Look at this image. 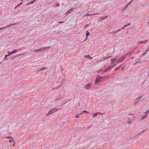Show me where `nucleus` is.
<instances>
[{
    "label": "nucleus",
    "mask_w": 149,
    "mask_h": 149,
    "mask_svg": "<svg viewBox=\"0 0 149 149\" xmlns=\"http://www.w3.org/2000/svg\"><path fill=\"white\" fill-rule=\"evenodd\" d=\"M103 80V77L101 76H100L96 78L95 81L94 83L95 84H97V83L100 82L102 81Z\"/></svg>",
    "instance_id": "nucleus-1"
},
{
    "label": "nucleus",
    "mask_w": 149,
    "mask_h": 149,
    "mask_svg": "<svg viewBox=\"0 0 149 149\" xmlns=\"http://www.w3.org/2000/svg\"><path fill=\"white\" fill-rule=\"evenodd\" d=\"M49 48L50 47H44L39 49H37L34 51V52H42L44 51L45 50H46V49L47 48L49 49Z\"/></svg>",
    "instance_id": "nucleus-2"
},
{
    "label": "nucleus",
    "mask_w": 149,
    "mask_h": 149,
    "mask_svg": "<svg viewBox=\"0 0 149 149\" xmlns=\"http://www.w3.org/2000/svg\"><path fill=\"white\" fill-rule=\"evenodd\" d=\"M116 65H115L113 66H110L107 67L106 69L104 70V71L105 72H107L111 69H112L114 66H115Z\"/></svg>",
    "instance_id": "nucleus-3"
},
{
    "label": "nucleus",
    "mask_w": 149,
    "mask_h": 149,
    "mask_svg": "<svg viewBox=\"0 0 149 149\" xmlns=\"http://www.w3.org/2000/svg\"><path fill=\"white\" fill-rule=\"evenodd\" d=\"M126 56H124L120 58L118 60H117V63H118L120 62H121L123 61L125 58H126Z\"/></svg>",
    "instance_id": "nucleus-4"
},
{
    "label": "nucleus",
    "mask_w": 149,
    "mask_h": 149,
    "mask_svg": "<svg viewBox=\"0 0 149 149\" xmlns=\"http://www.w3.org/2000/svg\"><path fill=\"white\" fill-rule=\"evenodd\" d=\"M91 87V83H90L88 84L87 85H86L84 87V88L85 89H90Z\"/></svg>",
    "instance_id": "nucleus-5"
},
{
    "label": "nucleus",
    "mask_w": 149,
    "mask_h": 149,
    "mask_svg": "<svg viewBox=\"0 0 149 149\" xmlns=\"http://www.w3.org/2000/svg\"><path fill=\"white\" fill-rule=\"evenodd\" d=\"M128 118L134 120L135 119V117L133 114H129L128 116Z\"/></svg>",
    "instance_id": "nucleus-6"
},
{
    "label": "nucleus",
    "mask_w": 149,
    "mask_h": 149,
    "mask_svg": "<svg viewBox=\"0 0 149 149\" xmlns=\"http://www.w3.org/2000/svg\"><path fill=\"white\" fill-rule=\"evenodd\" d=\"M54 113L52 109H51L49 111H48V113L46 115L48 116L50 114H52Z\"/></svg>",
    "instance_id": "nucleus-7"
},
{
    "label": "nucleus",
    "mask_w": 149,
    "mask_h": 149,
    "mask_svg": "<svg viewBox=\"0 0 149 149\" xmlns=\"http://www.w3.org/2000/svg\"><path fill=\"white\" fill-rule=\"evenodd\" d=\"M148 41V40H145L144 41H140V42H139L138 43V44H141V43H143V44H146L147 42Z\"/></svg>",
    "instance_id": "nucleus-8"
},
{
    "label": "nucleus",
    "mask_w": 149,
    "mask_h": 149,
    "mask_svg": "<svg viewBox=\"0 0 149 149\" xmlns=\"http://www.w3.org/2000/svg\"><path fill=\"white\" fill-rule=\"evenodd\" d=\"M17 24V23L13 24H9V25L8 26L6 25L4 27V28H5V29H6V28H8V27H9L12 26H13V25H16Z\"/></svg>",
    "instance_id": "nucleus-9"
},
{
    "label": "nucleus",
    "mask_w": 149,
    "mask_h": 149,
    "mask_svg": "<svg viewBox=\"0 0 149 149\" xmlns=\"http://www.w3.org/2000/svg\"><path fill=\"white\" fill-rule=\"evenodd\" d=\"M52 110L54 113L56 111H57L59 109H58L57 108H56V107L53 108H52Z\"/></svg>",
    "instance_id": "nucleus-10"
},
{
    "label": "nucleus",
    "mask_w": 149,
    "mask_h": 149,
    "mask_svg": "<svg viewBox=\"0 0 149 149\" xmlns=\"http://www.w3.org/2000/svg\"><path fill=\"white\" fill-rule=\"evenodd\" d=\"M133 120L129 118H128L127 123L128 124H130L132 123Z\"/></svg>",
    "instance_id": "nucleus-11"
},
{
    "label": "nucleus",
    "mask_w": 149,
    "mask_h": 149,
    "mask_svg": "<svg viewBox=\"0 0 149 149\" xmlns=\"http://www.w3.org/2000/svg\"><path fill=\"white\" fill-rule=\"evenodd\" d=\"M99 112H97V113H94L92 114V117L93 118H95L96 117V116L97 115V114Z\"/></svg>",
    "instance_id": "nucleus-12"
},
{
    "label": "nucleus",
    "mask_w": 149,
    "mask_h": 149,
    "mask_svg": "<svg viewBox=\"0 0 149 149\" xmlns=\"http://www.w3.org/2000/svg\"><path fill=\"white\" fill-rule=\"evenodd\" d=\"M85 57L86 58H88L89 59H92V58L89 55H85Z\"/></svg>",
    "instance_id": "nucleus-13"
},
{
    "label": "nucleus",
    "mask_w": 149,
    "mask_h": 149,
    "mask_svg": "<svg viewBox=\"0 0 149 149\" xmlns=\"http://www.w3.org/2000/svg\"><path fill=\"white\" fill-rule=\"evenodd\" d=\"M71 9H70L68 12H66V13H65V15H68V14L71 13Z\"/></svg>",
    "instance_id": "nucleus-14"
},
{
    "label": "nucleus",
    "mask_w": 149,
    "mask_h": 149,
    "mask_svg": "<svg viewBox=\"0 0 149 149\" xmlns=\"http://www.w3.org/2000/svg\"><path fill=\"white\" fill-rule=\"evenodd\" d=\"M36 0H33V1H32L29 2V3H27L26 4V5H28L29 4H31L33 3Z\"/></svg>",
    "instance_id": "nucleus-15"
},
{
    "label": "nucleus",
    "mask_w": 149,
    "mask_h": 149,
    "mask_svg": "<svg viewBox=\"0 0 149 149\" xmlns=\"http://www.w3.org/2000/svg\"><path fill=\"white\" fill-rule=\"evenodd\" d=\"M98 13H95V14H86L85 16H91V15H94L95 14H98Z\"/></svg>",
    "instance_id": "nucleus-16"
},
{
    "label": "nucleus",
    "mask_w": 149,
    "mask_h": 149,
    "mask_svg": "<svg viewBox=\"0 0 149 149\" xmlns=\"http://www.w3.org/2000/svg\"><path fill=\"white\" fill-rule=\"evenodd\" d=\"M90 34V33L88 32V31H86V39H87V37Z\"/></svg>",
    "instance_id": "nucleus-17"
},
{
    "label": "nucleus",
    "mask_w": 149,
    "mask_h": 149,
    "mask_svg": "<svg viewBox=\"0 0 149 149\" xmlns=\"http://www.w3.org/2000/svg\"><path fill=\"white\" fill-rule=\"evenodd\" d=\"M116 58H113L111 59V63H113V61L116 60Z\"/></svg>",
    "instance_id": "nucleus-18"
},
{
    "label": "nucleus",
    "mask_w": 149,
    "mask_h": 149,
    "mask_svg": "<svg viewBox=\"0 0 149 149\" xmlns=\"http://www.w3.org/2000/svg\"><path fill=\"white\" fill-rule=\"evenodd\" d=\"M112 57V56H108V57H106L104 58H103V60H106V59H107V58H109V57Z\"/></svg>",
    "instance_id": "nucleus-19"
},
{
    "label": "nucleus",
    "mask_w": 149,
    "mask_h": 149,
    "mask_svg": "<svg viewBox=\"0 0 149 149\" xmlns=\"http://www.w3.org/2000/svg\"><path fill=\"white\" fill-rule=\"evenodd\" d=\"M147 116V115L146 114H145V115L143 116L142 117V119H144L145 118H146Z\"/></svg>",
    "instance_id": "nucleus-20"
},
{
    "label": "nucleus",
    "mask_w": 149,
    "mask_h": 149,
    "mask_svg": "<svg viewBox=\"0 0 149 149\" xmlns=\"http://www.w3.org/2000/svg\"><path fill=\"white\" fill-rule=\"evenodd\" d=\"M5 138L9 139H12V138H13L12 136H6V137H5Z\"/></svg>",
    "instance_id": "nucleus-21"
},
{
    "label": "nucleus",
    "mask_w": 149,
    "mask_h": 149,
    "mask_svg": "<svg viewBox=\"0 0 149 149\" xmlns=\"http://www.w3.org/2000/svg\"><path fill=\"white\" fill-rule=\"evenodd\" d=\"M121 65H120L119 67H118V68H116L115 69V71H116L117 70H118L120 68V67H121Z\"/></svg>",
    "instance_id": "nucleus-22"
},
{
    "label": "nucleus",
    "mask_w": 149,
    "mask_h": 149,
    "mask_svg": "<svg viewBox=\"0 0 149 149\" xmlns=\"http://www.w3.org/2000/svg\"><path fill=\"white\" fill-rule=\"evenodd\" d=\"M7 53H8V56H10L11 54H12V52H10L9 51H8Z\"/></svg>",
    "instance_id": "nucleus-23"
},
{
    "label": "nucleus",
    "mask_w": 149,
    "mask_h": 149,
    "mask_svg": "<svg viewBox=\"0 0 149 149\" xmlns=\"http://www.w3.org/2000/svg\"><path fill=\"white\" fill-rule=\"evenodd\" d=\"M22 3H22V2L20 3L17 6L15 7V8H16L17 7L21 5L22 4Z\"/></svg>",
    "instance_id": "nucleus-24"
},
{
    "label": "nucleus",
    "mask_w": 149,
    "mask_h": 149,
    "mask_svg": "<svg viewBox=\"0 0 149 149\" xmlns=\"http://www.w3.org/2000/svg\"><path fill=\"white\" fill-rule=\"evenodd\" d=\"M103 77V79L104 78L108 79L109 78V76H104V77Z\"/></svg>",
    "instance_id": "nucleus-25"
},
{
    "label": "nucleus",
    "mask_w": 149,
    "mask_h": 149,
    "mask_svg": "<svg viewBox=\"0 0 149 149\" xmlns=\"http://www.w3.org/2000/svg\"><path fill=\"white\" fill-rule=\"evenodd\" d=\"M13 141H14L13 138L11 139H9V142L10 143H11L12 141L13 142Z\"/></svg>",
    "instance_id": "nucleus-26"
},
{
    "label": "nucleus",
    "mask_w": 149,
    "mask_h": 149,
    "mask_svg": "<svg viewBox=\"0 0 149 149\" xmlns=\"http://www.w3.org/2000/svg\"><path fill=\"white\" fill-rule=\"evenodd\" d=\"M17 52V50H15L14 51H13L12 52V53L13 54L14 53Z\"/></svg>",
    "instance_id": "nucleus-27"
},
{
    "label": "nucleus",
    "mask_w": 149,
    "mask_h": 149,
    "mask_svg": "<svg viewBox=\"0 0 149 149\" xmlns=\"http://www.w3.org/2000/svg\"><path fill=\"white\" fill-rule=\"evenodd\" d=\"M13 144L12 146H14L15 145V141H13Z\"/></svg>",
    "instance_id": "nucleus-28"
},
{
    "label": "nucleus",
    "mask_w": 149,
    "mask_h": 149,
    "mask_svg": "<svg viewBox=\"0 0 149 149\" xmlns=\"http://www.w3.org/2000/svg\"><path fill=\"white\" fill-rule=\"evenodd\" d=\"M82 112H85V113H89L86 110H83L82 111Z\"/></svg>",
    "instance_id": "nucleus-29"
},
{
    "label": "nucleus",
    "mask_w": 149,
    "mask_h": 149,
    "mask_svg": "<svg viewBox=\"0 0 149 149\" xmlns=\"http://www.w3.org/2000/svg\"><path fill=\"white\" fill-rule=\"evenodd\" d=\"M75 118H78L79 117V115L78 114H77L76 116H75Z\"/></svg>",
    "instance_id": "nucleus-30"
},
{
    "label": "nucleus",
    "mask_w": 149,
    "mask_h": 149,
    "mask_svg": "<svg viewBox=\"0 0 149 149\" xmlns=\"http://www.w3.org/2000/svg\"><path fill=\"white\" fill-rule=\"evenodd\" d=\"M46 68H44H44H41L40 69V71H41L42 70H43V69H45Z\"/></svg>",
    "instance_id": "nucleus-31"
},
{
    "label": "nucleus",
    "mask_w": 149,
    "mask_h": 149,
    "mask_svg": "<svg viewBox=\"0 0 149 149\" xmlns=\"http://www.w3.org/2000/svg\"><path fill=\"white\" fill-rule=\"evenodd\" d=\"M8 56V55H5V58L3 59V60H4Z\"/></svg>",
    "instance_id": "nucleus-32"
},
{
    "label": "nucleus",
    "mask_w": 149,
    "mask_h": 149,
    "mask_svg": "<svg viewBox=\"0 0 149 149\" xmlns=\"http://www.w3.org/2000/svg\"><path fill=\"white\" fill-rule=\"evenodd\" d=\"M149 113V110H147L146 111V112H145V114H146L147 113Z\"/></svg>",
    "instance_id": "nucleus-33"
},
{
    "label": "nucleus",
    "mask_w": 149,
    "mask_h": 149,
    "mask_svg": "<svg viewBox=\"0 0 149 149\" xmlns=\"http://www.w3.org/2000/svg\"><path fill=\"white\" fill-rule=\"evenodd\" d=\"M125 27L124 26L123 27H122L121 29L118 30V31H120L121 30V29H125Z\"/></svg>",
    "instance_id": "nucleus-34"
},
{
    "label": "nucleus",
    "mask_w": 149,
    "mask_h": 149,
    "mask_svg": "<svg viewBox=\"0 0 149 149\" xmlns=\"http://www.w3.org/2000/svg\"><path fill=\"white\" fill-rule=\"evenodd\" d=\"M130 25V24H127V25H126L124 26V27L125 28V27H127V26H129Z\"/></svg>",
    "instance_id": "nucleus-35"
},
{
    "label": "nucleus",
    "mask_w": 149,
    "mask_h": 149,
    "mask_svg": "<svg viewBox=\"0 0 149 149\" xmlns=\"http://www.w3.org/2000/svg\"><path fill=\"white\" fill-rule=\"evenodd\" d=\"M56 5L57 6H59V4L58 3H57L56 4Z\"/></svg>",
    "instance_id": "nucleus-36"
},
{
    "label": "nucleus",
    "mask_w": 149,
    "mask_h": 149,
    "mask_svg": "<svg viewBox=\"0 0 149 149\" xmlns=\"http://www.w3.org/2000/svg\"><path fill=\"white\" fill-rule=\"evenodd\" d=\"M104 19H105V17H102L101 18V19L102 20H104Z\"/></svg>",
    "instance_id": "nucleus-37"
},
{
    "label": "nucleus",
    "mask_w": 149,
    "mask_h": 149,
    "mask_svg": "<svg viewBox=\"0 0 149 149\" xmlns=\"http://www.w3.org/2000/svg\"><path fill=\"white\" fill-rule=\"evenodd\" d=\"M63 22H63V21H60V22H58V23L59 24H61V23H63Z\"/></svg>",
    "instance_id": "nucleus-38"
},
{
    "label": "nucleus",
    "mask_w": 149,
    "mask_h": 149,
    "mask_svg": "<svg viewBox=\"0 0 149 149\" xmlns=\"http://www.w3.org/2000/svg\"><path fill=\"white\" fill-rule=\"evenodd\" d=\"M139 62V61H136V62H135V63H133L134 64H136L137 63H138Z\"/></svg>",
    "instance_id": "nucleus-39"
},
{
    "label": "nucleus",
    "mask_w": 149,
    "mask_h": 149,
    "mask_svg": "<svg viewBox=\"0 0 149 149\" xmlns=\"http://www.w3.org/2000/svg\"><path fill=\"white\" fill-rule=\"evenodd\" d=\"M1 29V30L2 29H5V28H4V27H1V28H0Z\"/></svg>",
    "instance_id": "nucleus-40"
},
{
    "label": "nucleus",
    "mask_w": 149,
    "mask_h": 149,
    "mask_svg": "<svg viewBox=\"0 0 149 149\" xmlns=\"http://www.w3.org/2000/svg\"><path fill=\"white\" fill-rule=\"evenodd\" d=\"M141 98V97H140L137 98V99L138 100H139Z\"/></svg>",
    "instance_id": "nucleus-41"
},
{
    "label": "nucleus",
    "mask_w": 149,
    "mask_h": 149,
    "mask_svg": "<svg viewBox=\"0 0 149 149\" xmlns=\"http://www.w3.org/2000/svg\"><path fill=\"white\" fill-rule=\"evenodd\" d=\"M147 53V52H146L145 53L143 54V55H145V54H146V53Z\"/></svg>",
    "instance_id": "nucleus-42"
},
{
    "label": "nucleus",
    "mask_w": 149,
    "mask_h": 149,
    "mask_svg": "<svg viewBox=\"0 0 149 149\" xmlns=\"http://www.w3.org/2000/svg\"><path fill=\"white\" fill-rule=\"evenodd\" d=\"M107 17H108V16H106L105 17H105V19L107 18Z\"/></svg>",
    "instance_id": "nucleus-43"
},
{
    "label": "nucleus",
    "mask_w": 149,
    "mask_h": 149,
    "mask_svg": "<svg viewBox=\"0 0 149 149\" xmlns=\"http://www.w3.org/2000/svg\"><path fill=\"white\" fill-rule=\"evenodd\" d=\"M88 26V24L86 25L85 26V28H86V26Z\"/></svg>",
    "instance_id": "nucleus-44"
},
{
    "label": "nucleus",
    "mask_w": 149,
    "mask_h": 149,
    "mask_svg": "<svg viewBox=\"0 0 149 149\" xmlns=\"http://www.w3.org/2000/svg\"><path fill=\"white\" fill-rule=\"evenodd\" d=\"M131 3H130V2L129 3H128V4H127V5H130V4Z\"/></svg>",
    "instance_id": "nucleus-45"
},
{
    "label": "nucleus",
    "mask_w": 149,
    "mask_h": 149,
    "mask_svg": "<svg viewBox=\"0 0 149 149\" xmlns=\"http://www.w3.org/2000/svg\"><path fill=\"white\" fill-rule=\"evenodd\" d=\"M133 0H132L130 2V3H131L132 2V1H133Z\"/></svg>",
    "instance_id": "nucleus-46"
},
{
    "label": "nucleus",
    "mask_w": 149,
    "mask_h": 149,
    "mask_svg": "<svg viewBox=\"0 0 149 149\" xmlns=\"http://www.w3.org/2000/svg\"><path fill=\"white\" fill-rule=\"evenodd\" d=\"M104 113L103 114H102V113H100V114H101V115H102L103 114H104Z\"/></svg>",
    "instance_id": "nucleus-47"
},
{
    "label": "nucleus",
    "mask_w": 149,
    "mask_h": 149,
    "mask_svg": "<svg viewBox=\"0 0 149 149\" xmlns=\"http://www.w3.org/2000/svg\"><path fill=\"white\" fill-rule=\"evenodd\" d=\"M23 0H21V1H22V3H23Z\"/></svg>",
    "instance_id": "nucleus-48"
},
{
    "label": "nucleus",
    "mask_w": 149,
    "mask_h": 149,
    "mask_svg": "<svg viewBox=\"0 0 149 149\" xmlns=\"http://www.w3.org/2000/svg\"><path fill=\"white\" fill-rule=\"evenodd\" d=\"M149 50H147V51L146 52H148V51H149Z\"/></svg>",
    "instance_id": "nucleus-49"
},
{
    "label": "nucleus",
    "mask_w": 149,
    "mask_h": 149,
    "mask_svg": "<svg viewBox=\"0 0 149 149\" xmlns=\"http://www.w3.org/2000/svg\"><path fill=\"white\" fill-rule=\"evenodd\" d=\"M148 24L149 25V22H148Z\"/></svg>",
    "instance_id": "nucleus-50"
},
{
    "label": "nucleus",
    "mask_w": 149,
    "mask_h": 149,
    "mask_svg": "<svg viewBox=\"0 0 149 149\" xmlns=\"http://www.w3.org/2000/svg\"><path fill=\"white\" fill-rule=\"evenodd\" d=\"M1 30V28H0V31Z\"/></svg>",
    "instance_id": "nucleus-51"
},
{
    "label": "nucleus",
    "mask_w": 149,
    "mask_h": 149,
    "mask_svg": "<svg viewBox=\"0 0 149 149\" xmlns=\"http://www.w3.org/2000/svg\"><path fill=\"white\" fill-rule=\"evenodd\" d=\"M82 114V113H80V114Z\"/></svg>",
    "instance_id": "nucleus-52"
}]
</instances>
